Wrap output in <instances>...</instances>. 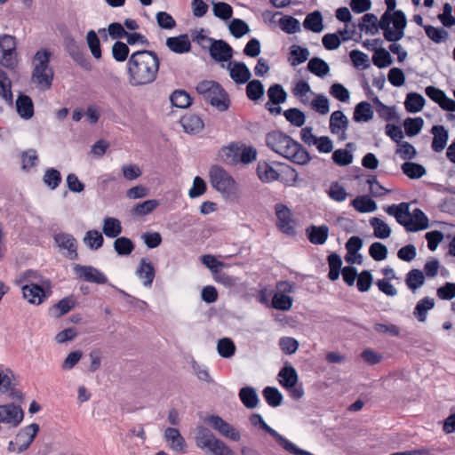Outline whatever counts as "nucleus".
I'll return each instance as SVG.
<instances>
[{
	"instance_id": "obj_1",
	"label": "nucleus",
	"mask_w": 455,
	"mask_h": 455,
	"mask_svg": "<svg viewBox=\"0 0 455 455\" xmlns=\"http://www.w3.org/2000/svg\"><path fill=\"white\" fill-rule=\"evenodd\" d=\"M160 60L153 51L133 52L127 62L128 81L132 86H143L153 83L157 76Z\"/></svg>"
},
{
	"instance_id": "obj_2",
	"label": "nucleus",
	"mask_w": 455,
	"mask_h": 455,
	"mask_svg": "<svg viewBox=\"0 0 455 455\" xmlns=\"http://www.w3.org/2000/svg\"><path fill=\"white\" fill-rule=\"evenodd\" d=\"M266 144L271 150L294 164L303 165L310 160L308 152L299 143L279 131L268 132Z\"/></svg>"
},
{
	"instance_id": "obj_3",
	"label": "nucleus",
	"mask_w": 455,
	"mask_h": 455,
	"mask_svg": "<svg viewBox=\"0 0 455 455\" xmlns=\"http://www.w3.org/2000/svg\"><path fill=\"white\" fill-rule=\"evenodd\" d=\"M196 90L206 102L219 111H226L229 108L228 95L216 81L204 80L197 84Z\"/></svg>"
},
{
	"instance_id": "obj_4",
	"label": "nucleus",
	"mask_w": 455,
	"mask_h": 455,
	"mask_svg": "<svg viewBox=\"0 0 455 455\" xmlns=\"http://www.w3.org/2000/svg\"><path fill=\"white\" fill-rule=\"evenodd\" d=\"M407 20L403 11L385 12L379 21V28L383 30L384 38L388 42H397L404 36Z\"/></svg>"
},
{
	"instance_id": "obj_5",
	"label": "nucleus",
	"mask_w": 455,
	"mask_h": 455,
	"mask_svg": "<svg viewBox=\"0 0 455 455\" xmlns=\"http://www.w3.org/2000/svg\"><path fill=\"white\" fill-rule=\"evenodd\" d=\"M195 442L197 448L210 455H234L232 449L207 427L196 428Z\"/></svg>"
},
{
	"instance_id": "obj_6",
	"label": "nucleus",
	"mask_w": 455,
	"mask_h": 455,
	"mask_svg": "<svg viewBox=\"0 0 455 455\" xmlns=\"http://www.w3.org/2000/svg\"><path fill=\"white\" fill-rule=\"evenodd\" d=\"M212 187L225 196L234 195L237 190V184L233 177L222 167L212 165L209 171Z\"/></svg>"
},
{
	"instance_id": "obj_7",
	"label": "nucleus",
	"mask_w": 455,
	"mask_h": 455,
	"mask_svg": "<svg viewBox=\"0 0 455 455\" xmlns=\"http://www.w3.org/2000/svg\"><path fill=\"white\" fill-rule=\"evenodd\" d=\"M39 431V425L32 423L20 429L13 440L8 443L7 451L10 453H22L27 451Z\"/></svg>"
},
{
	"instance_id": "obj_8",
	"label": "nucleus",
	"mask_w": 455,
	"mask_h": 455,
	"mask_svg": "<svg viewBox=\"0 0 455 455\" xmlns=\"http://www.w3.org/2000/svg\"><path fill=\"white\" fill-rule=\"evenodd\" d=\"M250 422L252 426H259L261 429L269 434L272 437H274L283 447L284 450L292 453L294 455H314L309 451H304L302 449L298 448L294 443L290 442L284 436L280 435L271 427H269L263 419L262 416L258 413H254L250 417Z\"/></svg>"
},
{
	"instance_id": "obj_9",
	"label": "nucleus",
	"mask_w": 455,
	"mask_h": 455,
	"mask_svg": "<svg viewBox=\"0 0 455 455\" xmlns=\"http://www.w3.org/2000/svg\"><path fill=\"white\" fill-rule=\"evenodd\" d=\"M17 42L13 36L4 34L0 36V64L7 68H14L18 63Z\"/></svg>"
},
{
	"instance_id": "obj_10",
	"label": "nucleus",
	"mask_w": 455,
	"mask_h": 455,
	"mask_svg": "<svg viewBox=\"0 0 455 455\" xmlns=\"http://www.w3.org/2000/svg\"><path fill=\"white\" fill-rule=\"evenodd\" d=\"M22 293L30 304L40 305L51 294V283L49 280L27 283L22 287Z\"/></svg>"
},
{
	"instance_id": "obj_11",
	"label": "nucleus",
	"mask_w": 455,
	"mask_h": 455,
	"mask_svg": "<svg viewBox=\"0 0 455 455\" xmlns=\"http://www.w3.org/2000/svg\"><path fill=\"white\" fill-rule=\"evenodd\" d=\"M277 292H275L272 298V307L277 310L287 311L292 306V299L288 293L294 291L293 284L282 281L277 283L276 285Z\"/></svg>"
},
{
	"instance_id": "obj_12",
	"label": "nucleus",
	"mask_w": 455,
	"mask_h": 455,
	"mask_svg": "<svg viewBox=\"0 0 455 455\" xmlns=\"http://www.w3.org/2000/svg\"><path fill=\"white\" fill-rule=\"evenodd\" d=\"M206 421L222 436L234 442H238L241 439L240 432L221 417L218 415H211L206 419Z\"/></svg>"
},
{
	"instance_id": "obj_13",
	"label": "nucleus",
	"mask_w": 455,
	"mask_h": 455,
	"mask_svg": "<svg viewBox=\"0 0 455 455\" xmlns=\"http://www.w3.org/2000/svg\"><path fill=\"white\" fill-rule=\"evenodd\" d=\"M275 212L277 218V228L286 235H294L295 221L292 219L291 211L283 204H276Z\"/></svg>"
},
{
	"instance_id": "obj_14",
	"label": "nucleus",
	"mask_w": 455,
	"mask_h": 455,
	"mask_svg": "<svg viewBox=\"0 0 455 455\" xmlns=\"http://www.w3.org/2000/svg\"><path fill=\"white\" fill-rule=\"evenodd\" d=\"M76 275L89 283L97 284H105L108 283V277L98 268L92 266L76 264L73 267Z\"/></svg>"
},
{
	"instance_id": "obj_15",
	"label": "nucleus",
	"mask_w": 455,
	"mask_h": 455,
	"mask_svg": "<svg viewBox=\"0 0 455 455\" xmlns=\"http://www.w3.org/2000/svg\"><path fill=\"white\" fill-rule=\"evenodd\" d=\"M208 51L212 59L216 62H227L233 57L232 47L221 39L212 41V44H209Z\"/></svg>"
},
{
	"instance_id": "obj_16",
	"label": "nucleus",
	"mask_w": 455,
	"mask_h": 455,
	"mask_svg": "<svg viewBox=\"0 0 455 455\" xmlns=\"http://www.w3.org/2000/svg\"><path fill=\"white\" fill-rule=\"evenodd\" d=\"M0 392L8 394L12 399H21L22 394L15 388L14 375L8 368L0 367Z\"/></svg>"
},
{
	"instance_id": "obj_17",
	"label": "nucleus",
	"mask_w": 455,
	"mask_h": 455,
	"mask_svg": "<svg viewBox=\"0 0 455 455\" xmlns=\"http://www.w3.org/2000/svg\"><path fill=\"white\" fill-rule=\"evenodd\" d=\"M409 206L408 203H401L387 206L385 210L388 215L395 217L396 221L403 226L407 231L408 228L411 226V214Z\"/></svg>"
},
{
	"instance_id": "obj_18",
	"label": "nucleus",
	"mask_w": 455,
	"mask_h": 455,
	"mask_svg": "<svg viewBox=\"0 0 455 455\" xmlns=\"http://www.w3.org/2000/svg\"><path fill=\"white\" fill-rule=\"evenodd\" d=\"M348 119L340 110H336L330 116V131L332 134L339 135L340 140H346L348 128Z\"/></svg>"
},
{
	"instance_id": "obj_19",
	"label": "nucleus",
	"mask_w": 455,
	"mask_h": 455,
	"mask_svg": "<svg viewBox=\"0 0 455 455\" xmlns=\"http://www.w3.org/2000/svg\"><path fill=\"white\" fill-rule=\"evenodd\" d=\"M135 273L145 287H151L156 276V270L153 263L148 259L142 258L140 260Z\"/></svg>"
},
{
	"instance_id": "obj_20",
	"label": "nucleus",
	"mask_w": 455,
	"mask_h": 455,
	"mask_svg": "<svg viewBox=\"0 0 455 455\" xmlns=\"http://www.w3.org/2000/svg\"><path fill=\"white\" fill-rule=\"evenodd\" d=\"M227 68L229 71L230 77L235 84H245L251 76L250 69L243 62H229Z\"/></svg>"
},
{
	"instance_id": "obj_21",
	"label": "nucleus",
	"mask_w": 455,
	"mask_h": 455,
	"mask_svg": "<svg viewBox=\"0 0 455 455\" xmlns=\"http://www.w3.org/2000/svg\"><path fill=\"white\" fill-rule=\"evenodd\" d=\"M55 243L61 250H67V256L72 259L77 258V243L76 238L68 233H59L54 236Z\"/></svg>"
},
{
	"instance_id": "obj_22",
	"label": "nucleus",
	"mask_w": 455,
	"mask_h": 455,
	"mask_svg": "<svg viewBox=\"0 0 455 455\" xmlns=\"http://www.w3.org/2000/svg\"><path fill=\"white\" fill-rule=\"evenodd\" d=\"M53 80V71L52 68H33L32 81L42 90L51 88Z\"/></svg>"
},
{
	"instance_id": "obj_23",
	"label": "nucleus",
	"mask_w": 455,
	"mask_h": 455,
	"mask_svg": "<svg viewBox=\"0 0 455 455\" xmlns=\"http://www.w3.org/2000/svg\"><path fill=\"white\" fill-rule=\"evenodd\" d=\"M164 436L172 451L176 452H185L186 442L177 428L167 427Z\"/></svg>"
},
{
	"instance_id": "obj_24",
	"label": "nucleus",
	"mask_w": 455,
	"mask_h": 455,
	"mask_svg": "<svg viewBox=\"0 0 455 455\" xmlns=\"http://www.w3.org/2000/svg\"><path fill=\"white\" fill-rule=\"evenodd\" d=\"M306 235L313 244L322 245L325 243L329 235V228L326 225H311L306 229Z\"/></svg>"
},
{
	"instance_id": "obj_25",
	"label": "nucleus",
	"mask_w": 455,
	"mask_h": 455,
	"mask_svg": "<svg viewBox=\"0 0 455 455\" xmlns=\"http://www.w3.org/2000/svg\"><path fill=\"white\" fill-rule=\"evenodd\" d=\"M166 46L173 52L182 54L188 52L191 49V43L187 34L178 36H172L166 39Z\"/></svg>"
},
{
	"instance_id": "obj_26",
	"label": "nucleus",
	"mask_w": 455,
	"mask_h": 455,
	"mask_svg": "<svg viewBox=\"0 0 455 455\" xmlns=\"http://www.w3.org/2000/svg\"><path fill=\"white\" fill-rule=\"evenodd\" d=\"M180 123L184 132L189 134H196L202 132L204 127L202 118L195 114H187L183 116L180 118Z\"/></svg>"
},
{
	"instance_id": "obj_27",
	"label": "nucleus",
	"mask_w": 455,
	"mask_h": 455,
	"mask_svg": "<svg viewBox=\"0 0 455 455\" xmlns=\"http://www.w3.org/2000/svg\"><path fill=\"white\" fill-rule=\"evenodd\" d=\"M434 135L431 148L435 152H442L447 144L449 139L448 131L443 125H435L431 129Z\"/></svg>"
},
{
	"instance_id": "obj_28",
	"label": "nucleus",
	"mask_w": 455,
	"mask_h": 455,
	"mask_svg": "<svg viewBox=\"0 0 455 455\" xmlns=\"http://www.w3.org/2000/svg\"><path fill=\"white\" fill-rule=\"evenodd\" d=\"M16 109L21 118L30 119L34 116V104L31 98L25 94H20L16 100Z\"/></svg>"
},
{
	"instance_id": "obj_29",
	"label": "nucleus",
	"mask_w": 455,
	"mask_h": 455,
	"mask_svg": "<svg viewBox=\"0 0 455 455\" xmlns=\"http://www.w3.org/2000/svg\"><path fill=\"white\" fill-rule=\"evenodd\" d=\"M278 381L284 388L292 387L298 382V373L291 365H286L278 373Z\"/></svg>"
},
{
	"instance_id": "obj_30",
	"label": "nucleus",
	"mask_w": 455,
	"mask_h": 455,
	"mask_svg": "<svg viewBox=\"0 0 455 455\" xmlns=\"http://www.w3.org/2000/svg\"><path fill=\"white\" fill-rule=\"evenodd\" d=\"M435 299L430 297H425L418 301L413 311L415 318L421 323L427 320V312L434 308Z\"/></svg>"
},
{
	"instance_id": "obj_31",
	"label": "nucleus",
	"mask_w": 455,
	"mask_h": 455,
	"mask_svg": "<svg viewBox=\"0 0 455 455\" xmlns=\"http://www.w3.org/2000/svg\"><path fill=\"white\" fill-rule=\"evenodd\" d=\"M0 97L7 105H13V95L12 92V81L6 72L0 69Z\"/></svg>"
},
{
	"instance_id": "obj_32",
	"label": "nucleus",
	"mask_w": 455,
	"mask_h": 455,
	"mask_svg": "<svg viewBox=\"0 0 455 455\" xmlns=\"http://www.w3.org/2000/svg\"><path fill=\"white\" fill-rule=\"evenodd\" d=\"M121 221L113 217H107L103 220L102 231L107 237L117 238L122 233Z\"/></svg>"
},
{
	"instance_id": "obj_33",
	"label": "nucleus",
	"mask_w": 455,
	"mask_h": 455,
	"mask_svg": "<svg viewBox=\"0 0 455 455\" xmlns=\"http://www.w3.org/2000/svg\"><path fill=\"white\" fill-rule=\"evenodd\" d=\"M257 174L263 182H272L279 178L277 171L267 162H259Z\"/></svg>"
},
{
	"instance_id": "obj_34",
	"label": "nucleus",
	"mask_w": 455,
	"mask_h": 455,
	"mask_svg": "<svg viewBox=\"0 0 455 455\" xmlns=\"http://www.w3.org/2000/svg\"><path fill=\"white\" fill-rule=\"evenodd\" d=\"M303 27L315 33H320L323 29V16L319 11L307 14L303 21Z\"/></svg>"
},
{
	"instance_id": "obj_35",
	"label": "nucleus",
	"mask_w": 455,
	"mask_h": 455,
	"mask_svg": "<svg viewBox=\"0 0 455 455\" xmlns=\"http://www.w3.org/2000/svg\"><path fill=\"white\" fill-rule=\"evenodd\" d=\"M239 398L243 404L248 409H254L259 404V396L256 390L251 387H244L239 391Z\"/></svg>"
},
{
	"instance_id": "obj_36",
	"label": "nucleus",
	"mask_w": 455,
	"mask_h": 455,
	"mask_svg": "<svg viewBox=\"0 0 455 455\" xmlns=\"http://www.w3.org/2000/svg\"><path fill=\"white\" fill-rule=\"evenodd\" d=\"M373 114L371 104L362 101L355 106L353 119L357 123L368 122L372 119Z\"/></svg>"
},
{
	"instance_id": "obj_37",
	"label": "nucleus",
	"mask_w": 455,
	"mask_h": 455,
	"mask_svg": "<svg viewBox=\"0 0 455 455\" xmlns=\"http://www.w3.org/2000/svg\"><path fill=\"white\" fill-rule=\"evenodd\" d=\"M309 57V51L307 48L293 44L290 48L288 60L292 67L305 62Z\"/></svg>"
},
{
	"instance_id": "obj_38",
	"label": "nucleus",
	"mask_w": 455,
	"mask_h": 455,
	"mask_svg": "<svg viewBox=\"0 0 455 455\" xmlns=\"http://www.w3.org/2000/svg\"><path fill=\"white\" fill-rule=\"evenodd\" d=\"M370 224L373 228V235L376 238L387 239L390 236L392 230L390 227L381 219L372 217L370 220Z\"/></svg>"
},
{
	"instance_id": "obj_39",
	"label": "nucleus",
	"mask_w": 455,
	"mask_h": 455,
	"mask_svg": "<svg viewBox=\"0 0 455 455\" xmlns=\"http://www.w3.org/2000/svg\"><path fill=\"white\" fill-rule=\"evenodd\" d=\"M351 204L359 212H372L377 209V204L371 198L366 196H359L355 197Z\"/></svg>"
},
{
	"instance_id": "obj_40",
	"label": "nucleus",
	"mask_w": 455,
	"mask_h": 455,
	"mask_svg": "<svg viewBox=\"0 0 455 455\" xmlns=\"http://www.w3.org/2000/svg\"><path fill=\"white\" fill-rule=\"evenodd\" d=\"M411 214V226L409 232H417L428 228V219L420 209H415Z\"/></svg>"
},
{
	"instance_id": "obj_41",
	"label": "nucleus",
	"mask_w": 455,
	"mask_h": 455,
	"mask_svg": "<svg viewBox=\"0 0 455 455\" xmlns=\"http://www.w3.org/2000/svg\"><path fill=\"white\" fill-rule=\"evenodd\" d=\"M425 104V99L419 93L410 92L407 94L404 106L405 109L410 113L419 112Z\"/></svg>"
},
{
	"instance_id": "obj_42",
	"label": "nucleus",
	"mask_w": 455,
	"mask_h": 455,
	"mask_svg": "<svg viewBox=\"0 0 455 455\" xmlns=\"http://www.w3.org/2000/svg\"><path fill=\"white\" fill-rule=\"evenodd\" d=\"M307 69L319 77H323L330 71L328 64L318 57H314L308 61Z\"/></svg>"
},
{
	"instance_id": "obj_43",
	"label": "nucleus",
	"mask_w": 455,
	"mask_h": 455,
	"mask_svg": "<svg viewBox=\"0 0 455 455\" xmlns=\"http://www.w3.org/2000/svg\"><path fill=\"white\" fill-rule=\"evenodd\" d=\"M170 100L172 106L180 108H187L192 104L190 95L183 90L174 91L170 96Z\"/></svg>"
},
{
	"instance_id": "obj_44",
	"label": "nucleus",
	"mask_w": 455,
	"mask_h": 455,
	"mask_svg": "<svg viewBox=\"0 0 455 455\" xmlns=\"http://www.w3.org/2000/svg\"><path fill=\"white\" fill-rule=\"evenodd\" d=\"M402 171L410 179H419L426 174L423 165L410 161L402 164Z\"/></svg>"
},
{
	"instance_id": "obj_45",
	"label": "nucleus",
	"mask_w": 455,
	"mask_h": 455,
	"mask_svg": "<svg viewBox=\"0 0 455 455\" xmlns=\"http://www.w3.org/2000/svg\"><path fill=\"white\" fill-rule=\"evenodd\" d=\"M113 246L116 253L120 256H128L134 250L132 241L125 236L117 237Z\"/></svg>"
},
{
	"instance_id": "obj_46",
	"label": "nucleus",
	"mask_w": 455,
	"mask_h": 455,
	"mask_svg": "<svg viewBox=\"0 0 455 455\" xmlns=\"http://www.w3.org/2000/svg\"><path fill=\"white\" fill-rule=\"evenodd\" d=\"M235 345L229 338H222L218 340L217 351L218 354L223 358H230L235 353Z\"/></svg>"
},
{
	"instance_id": "obj_47",
	"label": "nucleus",
	"mask_w": 455,
	"mask_h": 455,
	"mask_svg": "<svg viewBox=\"0 0 455 455\" xmlns=\"http://www.w3.org/2000/svg\"><path fill=\"white\" fill-rule=\"evenodd\" d=\"M425 276L422 271L412 269L406 275L405 283L410 290L415 291L424 284Z\"/></svg>"
},
{
	"instance_id": "obj_48",
	"label": "nucleus",
	"mask_w": 455,
	"mask_h": 455,
	"mask_svg": "<svg viewBox=\"0 0 455 455\" xmlns=\"http://www.w3.org/2000/svg\"><path fill=\"white\" fill-rule=\"evenodd\" d=\"M423 28L428 38L436 44L445 42L449 37L448 32L443 28H435L431 25H426Z\"/></svg>"
},
{
	"instance_id": "obj_49",
	"label": "nucleus",
	"mask_w": 455,
	"mask_h": 455,
	"mask_svg": "<svg viewBox=\"0 0 455 455\" xmlns=\"http://www.w3.org/2000/svg\"><path fill=\"white\" fill-rule=\"evenodd\" d=\"M262 395L271 407H277L283 402V395L276 387H267L263 389Z\"/></svg>"
},
{
	"instance_id": "obj_50",
	"label": "nucleus",
	"mask_w": 455,
	"mask_h": 455,
	"mask_svg": "<svg viewBox=\"0 0 455 455\" xmlns=\"http://www.w3.org/2000/svg\"><path fill=\"white\" fill-rule=\"evenodd\" d=\"M372 63L379 68H387L392 64V57L385 48H379L374 52Z\"/></svg>"
},
{
	"instance_id": "obj_51",
	"label": "nucleus",
	"mask_w": 455,
	"mask_h": 455,
	"mask_svg": "<svg viewBox=\"0 0 455 455\" xmlns=\"http://www.w3.org/2000/svg\"><path fill=\"white\" fill-rule=\"evenodd\" d=\"M264 94V86L259 80L248 81L246 86V95L249 100L256 101Z\"/></svg>"
},
{
	"instance_id": "obj_52",
	"label": "nucleus",
	"mask_w": 455,
	"mask_h": 455,
	"mask_svg": "<svg viewBox=\"0 0 455 455\" xmlns=\"http://www.w3.org/2000/svg\"><path fill=\"white\" fill-rule=\"evenodd\" d=\"M52 53L49 50L42 48L38 50L33 58V68H46L50 67Z\"/></svg>"
},
{
	"instance_id": "obj_53",
	"label": "nucleus",
	"mask_w": 455,
	"mask_h": 455,
	"mask_svg": "<svg viewBox=\"0 0 455 455\" xmlns=\"http://www.w3.org/2000/svg\"><path fill=\"white\" fill-rule=\"evenodd\" d=\"M240 148L236 144L231 143L227 147H223L220 149L219 156L224 162L235 163L238 160Z\"/></svg>"
},
{
	"instance_id": "obj_54",
	"label": "nucleus",
	"mask_w": 455,
	"mask_h": 455,
	"mask_svg": "<svg viewBox=\"0 0 455 455\" xmlns=\"http://www.w3.org/2000/svg\"><path fill=\"white\" fill-rule=\"evenodd\" d=\"M43 181L50 189L54 190L61 182V174L58 170L49 168L44 174Z\"/></svg>"
},
{
	"instance_id": "obj_55",
	"label": "nucleus",
	"mask_w": 455,
	"mask_h": 455,
	"mask_svg": "<svg viewBox=\"0 0 455 455\" xmlns=\"http://www.w3.org/2000/svg\"><path fill=\"white\" fill-rule=\"evenodd\" d=\"M103 242V236L98 230H89L84 237V243L92 250L100 249Z\"/></svg>"
},
{
	"instance_id": "obj_56",
	"label": "nucleus",
	"mask_w": 455,
	"mask_h": 455,
	"mask_svg": "<svg viewBox=\"0 0 455 455\" xmlns=\"http://www.w3.org/2000/svg\"><path fill=\"white\" fill-rule=\"evenodd\" d=\"M309 92L313 93L309 84L306 81L300 80L297 82L292 88L293 95L299 99L303 104H307L309 102V100L307 97Z\"/></svg>"
},
{
	"instance_id": "obj_57",
	"label": "nucleus",
	"mask_w": 455,
	"mask_h": 455,
	"mask_svg": "<svg viewBox=\"0 0 455 455\" xmlns=\"http://www.w3.org/2000/svg\"><path fill=\"white\" fill-rule=\"evenodd\" d=\"M267 96L270 102L278 105L286 100L287 93L280 84H275L268 88Z\"/></svg>"
},
{
	"instance_id": "obj_58",
	"label": "nucleus",
	"mask_w": 455,
	"mask_h": 455,
	"mask_svg": "<svg viewBox=\"0 0 455 455\" xmlns=\"http://www.w3.org/2000/svg\"><path fill=\"white\" fill-rule=\"evenodd\" d=\"M424 121L421 117H408L403 122V127L408 136L419 134L423 127Z\"/></svg>"
},
{
	"instance_id": "obj_59",
	"label": "nucleus",
	"mask_w": 455,
	"mask_h": 455,
	"mask_svg": "<svg viewBox=\"0 0 455 455\" xmlns=\"http://www.w3.org/2000/svg\"><path fill=\"white\" fill-rule=\"evenodd\" d=\"M229 31L235 38H241L250 31V28L245 21L240 19H234L228 26Z\"/></svg>"
},
{
	"instance_id": "obj_60",
	"label": "nucleus",
	"mask_w": 455,
	"mask_h": 455,
	"mask_svg": "<svg viewBox=\"0 0 455 455\" xmlns=\"http://www.w3.org/2000/svg\"><path fill=\"white\" fill-rule=\"evenodd\" d=\"M283 115L286 120L294 126L301 127L305 124L306 116L304 113L296 108L285 110Z\"/></svg>"
},
{
	"instance_id": "obj_61",
	"label": "nucleus",
	"mask_w": 455,
	"mask_h": 455,
	"mask_svg": "<svg viewBox=\"0 0 455 455\" xmlns=\"http://www.w3.org/2000/svg\"><path fill=\"white\" fill-rule=\"evenodd\" d=\"M397 145L398 147L395 150V154L402 159L410 161L416 157L417 151L411 143L407 141H401Z\"/></svg>"
},
{
	"instance_id": "obj_62",
	"label": "nucleus",
	"mask_w": 455,
	"mask_h": 455,
	"mask_svg": "<svg viewBox=\"0 0 455 455\" xmlns=\"http://www.w3.org/2000/svg\"><path fill=\"white\" fill-rule=\"evenodd\" d=\"M158 205L159 202L157 200H147L142 203L137 204L133 207L132 212L138 216H145L152 212Z\"/></svg>"
},
{
	"instance_id": "obj_63",
	"label": "nucleus",
	"mask_w": 455,
	"mask_h": 455,
	"mask_svg": "<svg viewBox=\"0 0 455 455\" xmlns=\"http://www.w3.org/2000/svg\"><path fill=\"white\" fill-rule=\"evenodd\" d=\"M213 14L224 20H229L233 15V9L230 4L224 2L213 3Z\"/></svg>"
},
{
	"instance_id": "obj_64",
	"label": "nucleus",
	"mask_w": 455,
	"mask_h": 455,
	"mask_svg": "<svg viewBox=\"0 0 455 455\" xmlns=\"http://www.w3.org/2000/svg\"><path fill=\"white\" fill-rule=\"evenodd\" d=\"M279 24L281 29L287 34H295L300 30L299 21L291 16L280 19Z\"/></svg>"
}]
</instances>
